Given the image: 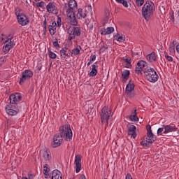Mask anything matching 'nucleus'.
I'll use <instances>...</instances> for the list:
<instances>
[{"mask_svg":"<svg viewBox=\"0 0 179 179\" xmlns=\"http://www.w3.org/2000/svg\"><path fill=\"white\" fill-rule=\"evenodd\" d=\"M17 108L12 104L8 105L6 107V112L8 115H16L17 114Z\"/></svg>","mask_w":179,"mask_h":179,"instance_id":"2eb2a0df","label":"nucleus"},{"mask_svg":"<svg viewBox=\"0 0 179 179\" xmlns=\"http://www.w3.org/2000/svg\"><path fill=\"white\" fill-rule=\"evenodd\" d=\"M46 1H50V0H46Z\"/></svg>","mask_w":179,"mask_h":179,"instance_id":"6e6d98bb","label":"nucleus"},{"mask_svg":"<svg viewBox=\"0 0 179 179\" xmlns=\"http://www.w3.org/2000/svg\"><path fill=\"white\" fill-rule=\"evenodd\" d=\"M165 57L166 58V59L168 60V61H173V57H171V56H169V55H167V54H166L165 55Z\"/></svg>","mask_w":179,"mask_h":179,"instance_id":"c03bdc74","label":"nucleus"},{"mask_svg":"<svg viewBox=\"0 0 179 179\" xmlns=\"http://www.w3.org/2000/svg\"><path fill=\"white\" fill-rule=\"evenodd\" d=\"M20 100H22V94L20 93L13 94L10 96V103L11 104H16Z\"/></svg>","mask_w":179,"mask_h":179,"instance_id":"4468645a","label":"nucleus"},{"mask_svg":"<svg viewBox=\"0 0 179 179\" xmlns=\"http://www.w3.org/2000/svg\"><path fill=\"white\" fill-rule=\"evenodd\" d=\"M87 8V9H90V10H92V6H88Z\"/></svg>","mask_w":179,"mask_h":179,"instance_id":"864d4df0","label":"nucleus"},{"mask_svg":"<svg viewBox=\"0 0 179 179\" xmlns=\"http://www.w3.org/2000/svg\"><path fill=\"white\" fill-rule=\"evenodd\" d=\"M108 48V46H107V44H103V46L101 48L100 51H106Z\"/></svg>","mask_w":179,"mask_h":179,"instance_id":"79ce46f5","label":"nucleus"},{"mask_svg":"<svg viewBox=\"0 0 179 179\" xmlns=\"http://www.w3.org/2000/svg\"><path fill=\"white\" fill-rule=\"evenodd\" d=\"M147 136L145 138V141L147 143H153L154 141H156V138L153 136V133L152 132V127L150 125L147 126Z\"/></svg>","mask_w":179,"mask_h":179,"instance_id":"9d476101","label":"nucleus"},{"mask_svg":"<svg viewBox=\"0 0 179 179\" xmlns=\"http://www.w3.org/2000/svg\"><path fill=\"white\" fill-rule=\"evenodd\" d=\"M79 179H86V176H85V175H80Z\"/></svg>","mask_w":179,"mask_h":179,"instance_id":"09e8293b","label":"nucleus"},{"mask_svg":"<svg viewBox=\"0 0 179 179\" xmlns=\"http://www.w3.org/2000/svg\"><path fill=\"white\" fill-rule=\"evenodd\" d=\"M97 66L94 64L92 65V69L91 71L90 72L89 75L90 77H94L97 75Z\"/></svg>","mask_w":179,"mask_h":179,"instance_id":"c756f323","label":"nucleus"},{"mask_svg":"<svg viewBox=\"0 0 179 179\" xmlns=\"http://www.w3.org/2000/svg\"><path fill=\"white\" fill-rule=\"evenodd\" d=\"M134 89H135V84H134V82L129 81L126 87L125 93L130 99L135 97V92H133Z\"/></svg>","mask_w":179,"mask_h":179,"instance_id":"6e6552de","label":"nucleus"},{"mask_svg":"<svg viewBox=\"0 0 179 179\" xmlns=\"http://www.w3.org/2000/svg\"><path fill=\"white\" fill-rule=\"evenodd\" d=\"M62 142H64L62 137L59 136V134H56L53 137V143H52V148H58V146H61V145H62Z\"/></svg>","mask_w":179,"mask_h":179,"instance_id":"f8f14e48","label":"nucleus"},{"mask_svg":"<svg viewBox=\"0 0 179 179\" xmlns=\"http://www.w3.org/2000/svg\"><path fill=\"white\" fill-rule=\"evenodd\" d=\"M86 16H87V12L86 11V9L83 10V8H79L78 10L77 17L80 19V20L85 19Z\"/></svg>","mask_w":179,"mask_h":179,"instance_id":"6ab92c4d","label":"nucleus"},{"mask_svg":"<svg viewBox=\"0 0 179 179\" xmlns=\"http://www.w3.org/2000/svg\"><path fill=\"white\" fill-rule=\"evenodd\" d=\"M74 169H76V173H80V170H82V155H76L74 160Z\"/></svg>","mask_w":179,"mask_h":179,"instance_id":"1a4fd4ad","label":"nucleus"},{"mask_svg":"<svg viewBox=\"0 0 179 179\" xmlns=\"http://www.w3.org/2000/svg\"><path fill=\"white\" fill-rule=\"evenodd\" d=\"M15 15L19 24L21 26H27V24H29V17H27V16H26L23 13L16 11Z\"/></svg>","mask_w":179,"mask_h":179,"instance_id":"423d86ee","label":"nucleus"},{"mask_svg":"<svg viewBox=\"0 0 179 179\" xmlns=\"http://www.w3.org/2000/svg\"><path fill=\"white\" fill-rule=\"evenodd\" d=\"M47 12L52 13V15H58V8L54 2H50L46 6Z\"/></svg>","mask_w":179,"mask_h":179,"instance_id":"9b49d317","label":"nucleus"},{"mask_svg":"<svg viewBox=\"0 0 179 179\" xmlns=\"http://www.w3.org/2000/svg\"><path fill=\"white\" fill-rule=\"evenodd\" d=\"M123 61L126 68H131V65L130 59L126 58Z\"/></svg>","mask_w":179,"mask_h":179,"instance_id":"72a5a7b5","label":"nucleus"},{"mask_svg":"<svg viewBox=\"0 0 179 179\" xmlns=\"http://www.w3.org/2000/svg\"><path fill=\"white\" fill-rule=\"evenodd\" d=\"M36 1V2H38V1H40V0H35Z\"/></svg>","mask_w":179,"mask_h":179,"instance_id":"5fc2aeb1","label":"nucleus"},{"mask_svg":"<svg viewBox=\"0 0 179 179\" xmlns=\"http://www.w3.org/2000/svg\"><path fill=\"white\" fill-rule=\"evenodd\" d=\"M155 13V3L153 2H146L142 8V15L145 20H149Z\"/></svg>","mask_w":179,"mask_h":179,"instance_id":"f257e3e1","label":"nucleus"},{"mask_svg":"<svg viewBox=\"0 0 179 179\" xmlns=\"http://www.w3.org/2000/svg\"><path fill=\"white\" fill-rule=\"evenodd\" d=\"M41 152H43V157L45 160H51V152H50V149L45 148L41 150Z\"/></svg>","mask_w":179,"mask_h":179,"instance_id":"4be33fe9","label":"nucleus"},{"mask_svg":"<svg viewBox=\"0 0 179 179\" xmlns=\"http://www.w3.org/2000/svg\"><path fill=\"white\" fill-rule=\"evenodd\" d=\"M48 56L52 59H55L57 58V54L52 51H49L48 52Z\"/></svg>","mask_w":179,"mask_h":179,"instance_id":"e433bc0d","label":"nucleus"},{"mask_svg":"<svg viewBox=\"0 0 179 179\" xmlns=\"http://www.w3.org/2000/svg\"><path fill=\"white\" fill-rule=\"evenodd\" d=\"M37 8H41V9H44L45 8V3L44 1H41L36 3Z\"/></svg>","mask_w":179,"mask_h":179,"instance_id":"c9c22d12","label":"nucleus"},{"mask_svg":"<svg viewBox=\"0 0 179 179\" xmlns=\"http://www.w3.org/2000/svg\"><path fill=\"white\" fill-rule=\"evenodd\" d=\"M59 131L60 134V136L64 138L68 142L72 140V129H71V127L69 126V124H64L63 126H61L59 129Z\"/></svg>","mask_w":179,"mask_h":179,"instance_id":"f03ea898","label":"nucleus"},{"mask_svg":"<svg viewBox=\"0 0 179 179\" xmlns=\"http://www.w3.org/2000/svg\"><path fill=\"white\" fill-rule=\"evenodd\" d=\"M13 45V42H12V39H10V38L7 39L5 41L4 45L3 46V51L6 54L9 52V51L10 50V48H12Z\"/></svg>","mask_w":179,"mask_h":179,"instance_id":"dca6fc26","label":"nucleus"},{"mask_svg":"<svg viewBox=\"0 0 179 179\" xmlns=\"http://www.w3.org/2000/svg\"><path fill=\"white\" fill-rule=\"evenodd\" d=\"M53 45L55 46V47H58V42H54L53 43Z\"/></svg>","mask_w":179,"mask_h":179,"instance_id":"8fccbe9b","label":"nucleus"},{"mask_svg":"<svg viewBox=\"0 0 179 179\" xmlns=\"http://www.w3.org/2000/svg\"><path fill=\"white\" fill-rule=\"evenodd\" d=\"M115 40H116V41H119V43H124V41H125V38L124 37V36L120 34H117L115 36Z\"/></svg>","mask_w":179,"mask_h":179,"instance_id":"7c9ffc66","label":"nucleus"},{"mask_svg":"<svg viewBox=\"0 0 179 179\" xmlns=\"http://www.w3.org/2000/svg\"><path fill=\"white\" fill-rule=\"evenodd\" d=\"M169 51L170 52H171L172 54H174V52H176L175 49H174V47H171L169 48Z\"/></svg>","mask_w":179,"mask_h":179,"instance_id":"49530a36","label":"nucleus"},{"mask_svg":"<svg viewBox=\"0 0 179 179\" xmlns=\"http://www.w3.org/2000/svg\"><path fill=\"white\" fill-rule=\"evenodd\" d=\"M100 33L102 36H107L108 34H111V33H114V27H109L106 28H103L100 30Z\"/></svg>","mask_w":179,"mask_h":179,"instance_id":"a211bd4d","label":"nucleus"},{"mask_svg":"<svg viewBox=\"0 0 179 179\" xmlns=\"http://www.w3.org/2000/svg\"><path fill=\"white\" fill-rule=\"evenodd\" d=\"M90 61L92 62H94V61H96V55H92L90 59Z\"/></svg>","mask_w":179,"mask_h":179,"instance_id":"37998d69","label":"nucleus"},{"mask_svg":"<svg viewBox=\"0 0 179 179\" xmlns=\"http://www.w3.org/2000/svg\"><path fill=\"white\" fill-rule=\"evenodd\" d=\"M33 76V72L30 70H26L22 73V76L21 78V80L20 81V84L22 85L24 80H28V79H30Z\"/></svg>","mask_w":179,"mask_h":179,"instance_id":"f3484780","label":"nucleus"},{"mask_svg":"<svg viewBox=\"0 0 179 179\" xmlns=\"http://www.w3.org/2000/svg\"><path fill=\"white\" fill-rule=\"evenodd\" d=\"M130 120L134 122H138L139 121V118L136 116V110H135L130 115Z\"/></svg>","mask_w":179,"mask_h":179,"instance_id":"c85d7f7f","label":"nucleus"},{"mask_svg":"<svg viewBox=\"0 0 179 179\" xmlns=\"http://www.w3.org/2000/svg\"><path fill=\"white\" fill-rule=\"evenodd\" d=\"M126 179H132V176L130 173H128L126 176Z\"/></svg>","mask_w":179,"mask_h":179,"instance_id":"de8ad7c7","label":"nucleus"},{"mask_svg":"<svg viewBox=\"0 0 179 179\" xmlns=\"http://www.w3.org/2000/svg\"><path fill=\"white\" fill-rule=\"evenodd\" d=\"M137 6H142L145 3V0H136Z\"/></svg>","mask_w":179,"mask_h":179,"instance_id":"ea45409f","label":"nucleus"},{"mask_svg":"<svg viewBox=\"0 0 179 179\" xmlns=\"http://www.w3.org/2000/svg\"><path fill=\"white\" fill-rule=\"evenodd\" d=\"M29 178H30V179L33 178V175L32 174H29Z\"/></svg>","mask_w":179,"mask_h":179,"instance_id":"603ef678","label":"nucleus"},{"mask_svg":"<svg viewBox=\"0 0 179 179\" xmlns=\"http://www.w3.org/2000/svg\"><path fill=\"white\" fill-rule=\"evenodd\" d=\"M129 71L126 70L122 73V80L123 82H127L128 80V78H129Z\"/></svg>","mask_w":179,"mask_h":179,"instance_id":"473e14b6","label":"nucleus"},{"mask_svg":"<svg viewBox=\"0 0 179 179\" xmlns=\"http://www.w3.org/2000/svg\"><path fill=\"white\" fill-rule=\"evenodd\" d=\"M80 50H82V47H80V45H77L74 49L70 51L71 56L79 55V54H80Z\"/></svg>","mask_w":179,"mask_h":179,"instance_id":"a878e982","label":"nucleus"},{"mask_svg":"<svg viewBox=\"0 0 179 179\" xmlns=\"http://www.w3.org/2000/svg\"><path fill=\"white\" fill-rule=\"evenodd\" d=\"M67 33L69 34V41H72V40H75L76 37L80 36V28L70 27L67 30Z\"/></svg>","mask_w":179,"mask_h":179,"instance_id":"39448f33","label":"nucleus"},{"mask_svg":"<svg viewBox=\"0 0 179 179\" xmlns=\"http://www.w3.org/2000/svg\"><path fill=\"white\" fill-rule=\"evenodd\" d=\"M116 2H117V3H121L122 5H123V6H124V8H128L129 5H128V1H125V0H115Z\"/></svg>","mask_w":179,"mask_h":179,"instance_id":"f704fd0d","label":"nucleus"},{"mask_svg":"<svg viewBox=\"0 0 179 179\" xmlns=\"http://www.w3.org/2000/svg\"><path fill=\"white\" fill-rule=\"evenodd\" d=\"M145 73L147 80L152 83H155V82H157L159 80V75H157V73L153 68H148Z\"/></svg>","mask_w":179,"mask_h":179,"instance_id":"20e7f679","label":"nucleus"},{"mask_svg":"<svg viewBox=\"0 0 179 179\" xmlns=\"http://www.w3.org/2000/svg\"><path fill=\"white\" fill-rule=\"evenodd\" d=\"M52 179H62V173L58 170H54L52 173Z\"/></svg>","mask_w":179,"mask_h":179,"instance_id":"393cba45","label":"nucleus"},{"mask_svg":"<svg viewBox=\"0 0 179 179\" xmlns=\"http://www.w3.org/2000/svg\"><path fill=\"white\" fill-rule=\"evenodd\" d=\"M6 61V56H3L0 57V66H2V65L5 64Z\"/></svg>","mask_w":179,"mask_h":179,"instance_id":"4c0bfd02","label":"nucleus"},{"mask_svg":"<svg viewBox=\"0 0 179 179\" xmlns=\"http://www.w3.org/2000/svg\"><path fill=\"white\" fill-rule=\"evenodd\" d=\"M148 143H148L147 141H143L141 142V146H148Z\"/></svg>","mask_w":179,"mask_h":179,"instance_id":"a18cd8bd","label":"nucleus"},{"mask_svg":"<svg viewBox=\"0 0 179 179\" xmlns=\"http://www.w3.org/2000/svg\"><path fill=\"white\" fill-rule=\"evenodd\" d=\"M128 134L130 135L131 138L135 139L136 138V127L131 125L129 127L128 130Z\"/></svg>","mask_w":179,"mask_h":179,"instance_id":"412c9836","label":"nucleus"},{"mask_svg":"<svg viewBox=\"0 0 179 179\" xmlns=\"http://www.w3.org/2000/svg\"><path fill=\"white\" fill-rule=\"evenodd\" d=\"M61 23H62V20H61V17H57V27H59L61 26Z\"/></svg>","mask_w":179,"mask_h":179,"instance_id":"a19ab883","label":"nucleus"},{"mask_svg":"<svg viewBox=\"0 0 179 179\" xmlns=\"http://www.w3.org/2000/svg\"><path fill=\"white\" fill-rule=\"evenodd\" d=\"M68 51V49L66 48H62L60 50V55L62 57V58H69V55H68L66 53V52Z\"/></svg>","mask_w":179,"mask_h":179,"instance_id":"cd10ccee","label":"nucleus"},{"mask_svg":"<svg viewBox=\"0 0 179 179\" xmlns=\"http://www.w3.org/2000/svg\"><path fill=\"white\" fill-rule=\"evenodd\" d=\"M92 64H93V62L90 60V62L87 63V66H89L90 65H92Z\"/></svg>","mask_w":179,"mask_h":179,"instance_id":"3c124183","label":"nucleus"},{"mask_svg":"<svg viewBox=\"0 0 179 179\" xmlns=\"http://www.w3.org/2000/svg\"><path fill=\"white\" fill-rule=\"evenodd\" d=\"M43 173L45 178H50V168L48 164L43 166Z\"/></svg>","mask_w":179,"mask_h":179,"instance_id":"bb28decb","label":"nucleus"},{"mask_svg":"<svg viewBox=\"0 0 179 179\" xmlns=\"http://www.w3.org/2000/svg\"><path fill=\"white\" fill-rule=\"evenodd\" d=\"M57 22H53L51 25L49 26V31L51 36H54L57 33Z\"/></svg>","mask_w":179,"mask_h":179,"instance_id":"5701e85b","label":"nucleus"},{"mask_svg":"<svg viewBox=\"0 0 179 179\" xmlns=\"http://www.w3.org/2000/svg\"><path fill=\"white\" fill-rule=\"evenodd\" d=\"M148 66V63L145 61L141 60L137 63V66L136 67V73H141L142 71L145 69Z\"/></svg>","mask_w":179,"mask_h":179,"instance_id":"ddd939ff","label":"nucleus"},{"mask_svg":"<svg viewBox=\"0 0 179 179\" xmlns=\"http://www.w3.org/2000/svg\"><path fill=\"white\" fill-rule=\"evenodd\" d=\"M146 58L150 62H155L157 59V55H156V52H152L148 55Z\"/></svg>","mask_w":179,"mask_h":179,"instance_id":"b1692460","label":"nucleus"},{"mask_svg":"<svg viewBox=\"0 0 179 179\" xmlns=\"http://www.w3.org/2000/svg\"><path fill=\"white\" fill-rule=\"evenodd\" d=\"M76 6H78V3H76V1L70 0L69 1V7L70 8V9H71V10H73V9L76 8Z\"/></svg>","mask_w":179,"mask_h":179,"instance_id":"2f4dec72","label":"nucleus"},{"mask_svg":"<svg viewBox=\"0 0 179 179\" xmlns=\"http://www.w3.org/2000/svg\"><path fill=\"white\" fill-rule=\"evenodd\" d=\"M164 134H170V132H176L177 127L176 126L164 125Z\"/></svg>","mask_w":179,"mask_h":179,"instance_id":"aec40b11","label":"nucleus"},{"mask_svg":"<svg viewBox=\"0 0 179 179\" xmlns=\"http://www.w3.org/2000/svg\"><path fill=\"white\" fill-rule=\"evenodd\" d=\"M113 117V113L108 106H104L101 110V121L102 124H108V120Z\"/></svg>","mask_w":179,"mask_h":179,"instance_id":"7ed1b4c3","label":"nucleus"},{"mask_svg":"<svg viewBox=\"0 0 179 179\" xmlns=\"http://www.w3.org/2000/svg\"><path fill=\"white\" fill-rule=\"evenodd\" d=\"M66 16L70 24L72 26H76L78 24V21H76V17L75 16V13L73 10L68 8L66 10Z\"/></svg>","mask_w":179,"mask_h":179,"instance_id":"0eeeda50","label":"nucleus"},{"mask_svg":"<svg viewBox=\"0 0 179 179\" xmlns=\"http://www.w3.org/2000/svg\"><path fill=\"white\" fill-rule=\"evenodd\" d=\"M163 134H164V126L159 128L157 130V135H163Z\"/></svg>","mask_w":179,"mask_h":179,"instance_id":"58836bf2","label":"nucleus"}]
</instances>
